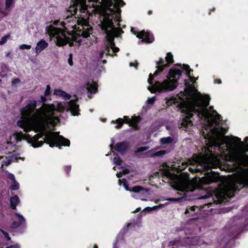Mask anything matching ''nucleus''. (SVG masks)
<instances>
[{
	"label": "nucleus",
	"mask_w": 248,
	"mask_h": 248,
	"mask_svg": "<svg viewBox=\"0 0 248 248\" xmlns=\"http://www.w3.org/2000/svg\"><path fill=\"white\" fill-rule=\"evenodd\" d=\"M200 180L201 183L203 184H209L217 182L218 180V177L216 175L208 174L205 177L201 178Z\"/></svg>",
	"instance_id": "12"
},
{
	"label": "nucleus",
	"mask_w": 248,
	"mask_h": 248,
	"mask_svg": "<svg viewBox=\"0 0 248 248\" xmlns=\"http://www.w3.org/2000/svg\"><path fill=\"white\" fill-rule=\"evenodd\" d=\"M163 173L168 181H171L172 187L177 190L182 192L193 191L195 188V186L190 180L188 173L177 175L169 170H165Z\"/></svg>",
	"instance_id": "5"
},
{
	"label": "nucleus",
	"mask_w": 248,
	"mask_h": 248,
	"mask_svg": "<svg viewBox=\"0 0 248 248\" xmlns=\"http://www.w3.org/2000/svg\"><path fill=\"white\" fill-rule=\"evenodd\" d=\"M88 96H89V97H91V96L90 94H89V95H88Z\"/></svg>",
	"instance_id": "55"
},
{
	"label": "nucleus",
	"mask_w": 248,
	"mask_h": 248,
	"mask_svg": "<svg viewBox=\"0 0 248 248\" xmlns=\"http://www.w3.org/2000/svg\"><path fill=\"white\" fill-rule=\"evenodd\" d=\"M54 94L56 95L61 97L65 100H69L71 97V95L65 92L60 89H55L54 91Z\"/></svg>",
	"instance_id": "14"
},
{
	"label": "nucleus",
	"mask_w": 248,
	"mask_h": 248,
	"mask_svg": "<svg viewBox=\"0 0 248 248\" xmlns=\"http://www.w3.org/2000/svg\"><path fill=\"white\" fill-rule=\"evenodd\" d=\"M140 208H138L136 209V210L135 211V212H138L139 211H140Z\"/></svg>",
	"instance_id": "45"
},
{
	"label": "nucleus",
	"mask_w": 248,
	"mask_h": 248,
	"mask_svg": "<svg viewBox=\"0 0 248 248\" xmlns=\"http://www.w3.org/2000/svg\"><path fill=\"white\" fill-rule=\"evenodd\" d=\"M166 153V152L164 150L159 151L156 152L154 154H151V156H160L165 155Z\"/></svg>",
	"instance_id": "22"
},
{
	"label": "nucleus",
	"mask_w": 248,
	"mask_h": 248,
	"mask_svg": "<svg viewBox=\"0 0 248 248\" xmlns=\"http://www.w3.org/2000/svg\"><path fill=\"white\" fill-rule=\"evenodd\" d=\"M71 167L70 166H66L64 168V170L65 172L67 173V174H68L71 170Z\"/></svg>",
	"instance_id": "38"
},
{
	"label": "nucleus",
	"mask_w": 248,
	"mask_h": 248,
	"mask_svg": "<svg viewBox=\"0 0 248 248\" xmlns=\"http://www.w3.org/2000/svg\"><path fill=\"white\" fill-rule=\"evenodd\" d=\"M13 184L11 186L10 188L13 190H17L19 187V184L16 181H13Z\"/></svg>",
	"instance_id": "24"
},
{
	"label": "nucleus",
	"mask_w": 248,
	"mask_h": 248,
	"mask_svg": "<svg viewBox=\"0 0 248 248\" xmlns=\"http://www.w3.org/2000/svg\"><path fill=\"white\" fill-rule=\"evenodd\" d=\"M244 140L246 142H248V137H246L245 139H244Z\"/></svg>",
	"instance_id": "43"
},
{
	"label": "nucleus",
	"mask_w": 248,
	"mask_h": 248,
	"mask_svg": "<svg viewBox=\"0 0 248 248\" xmlns=\"http://www.w3.org/2000/svg\"><path fill=\"white\" fill-rule=\"evenodd\" d=\"M173 139L170 137L161 138L160 140V142L161 144L171 143Z\"/></svg>",
	"instance_id": "20"
},
{
	"label": "nucleus",
	"mask_w": 248,
	"mask_h": 248,
	"mask_svg": "<svg viewBox=\"0 0 248 248\" xmlns=\"http://www.w3.org/2000/svg\"><path fill=\"white\" fill-rule=\"evenodd\" d=\"M48 46V44L43 39L40 40L36 44L35 51L36 55H38L42 51L46 49Z\"/></svg>",
	"instance_id": "13"
},
{
	"label": "nucleus",
	"mask_w": 248,
	"mask_h": 248,
	"mask_svg": "<svg viewBox=\"0 0 248 248\" xmlns=\"http://www.w3.org/2000/svg\"><path fill=\"white\" fill-rule=\"evenodd\" d=\"M130 225V224H129L127 227H128Z\"/></svg>",
	"instance_id": "52"
},
{
	"label": "nucleus",
	"mask_w": 248,
	"mask_h": 248,
	"mask_svg": "<svg viewBox=\"0 0 248 248\" xmlns=\"http://www.w3.org/2000/svg\"><path fill=\"white\" fill-rule=\"evenodd\" d=\"M21 159L23 160L24 158L19 156V155L17 154H14L9 156H6L5 158L2 156H0V160H2L1 161V167H2L3 166L9 165L11 162L17 161L18 159Z\"/></svg>",
	"instance_id": "11"
},
{
	"label": "nucleus",
	"mask_w": 248,
	"mask_h": 248,
	"mask_svg": "<svg viewBox=\"0 0 248 248\" xmlns=\"http://www.w3.org/2000/svg\"><path fill=\"white\" fill-rule=\"evenodd\" d=\"M180 243V240L175 239L173 241H171L169 242V246H178L179 245Z\"/></svg>",
	"instance_id": "26"
},
{
	"label": "nucleus",
	"mask_w": 248,
	"mask_h": 248,
	"mask_svg": "<svg viewBox=\"0 0 248 248\" xmlns=\"http://www.w3.org/2000/svg\"><path fill=\"white\" fill-rule=\"evenodd\" d=\"M111 140H112V143L110 145V146L111 148H112V147L114 144V140H113V139H112Z\"/></svg>",
	"instance_id": "42"
},
{
	"label": "nucleus",
	"mask_w": 248,
	"mask_h": 248,
	"mask_svg": "<svg viewBox=\"0 0 248 248\" xmlns=\"http://www.w3.org/2000/svg\"><path fill=\"white\" fill-rule=\"evenodd\" d=\"M93 248H98V247L96 245H95Z\"/></svg>",
	"instance_id": "48"
},
{
	"label": "nucleus",
	"mask_w": 248,
	"mask_h": 248,
	"mask_svg": "<svg viewBox=\"0 0 248 248\" xmlns=\"http://www.w3.org/2000/svg\"><path fill=\"white\" fill-rule=\"evenodd\" d=\"M50 93H51L50 87L49 85H47L46 86V91L45 92L44 95L45 96H48L50 94Z\"/></svg>",
	"instance_id": "30"
},
{
	"label": "nucleus",
	"mask_w": 248,
	"mask_h": 248,
	"mask_svg": "<svg viewBox=\"0 0 248 248\" xmlns=\"http://www.w3.org/2000/svg\"><path fill=\"white\" fill-rule=\"evenodd\" d=\"M137 65H138V63L137 62H131L129 63V66L130 67L134 66L136 69L137 68Z\"/></svg>",
	"instance_id": "36"
},
{
	"label": "nucleus",
	"mask_w": 248,
	"mask_h": 248,
	"mask_svg": "<svg viewBox=\"0 0 248 248\" xmlns=\"http://www.w3.org/2000/svg\"><path fill=\"white\" fill-rule=\"evenodd\" d=\"M140 120V118L139 117H133L130 119L128 117L124 116V120L121 118H119L117 119L116 121H112L111 123H116L117 124L115 125V127L117 129L121 128L124 123L129 124L135 129H137V124Z\"/></svg>",
	"instance_id": "9"
},
{
	"label": "nucleus",
	"mask_w": 248,
	"mask_h": 248,
	"mask_svg": "<svg viewBox=\"0 0 248 248\" xmlns=\"http://www.w3.org/2000/svg\"><path fill=\"white\" fill-rule=\"evenodd\" d=\"M1 81V80L0 79V82Z\"/></svg>",
	"instance_id": "56"
},
{
	"label": "nucleus",
	"mask_w": 248,
	"mask_h": 248,
	"mask_svg": "<svg viewBox=\"0 0 248 248\" xmlns=\"http://www.w3.org/2000/svg\"><path fill=\"white\" fill-rule=\"evenodd\" d=\"M124 186L127 191L131 192V196L137 199H140L142 201H146L148 200L149 193L147 189H144L140 186H135L129 188L126 185V180L124 179Z\"/></svg>",
	"instance_id": "7"
},
{
	"label": "nucleus",
	"mask_w": 248,
	"mask_h": 248,
	"mask_svg": "<svg viewBox=\"0 0 248 248\" xmlns=\"http://www.w3.org/2000/svg\"><path fill=\"white\" fill-rule=\"evenodd\" d=\"M86 89L90 93H95L97 90V85L94 82L92 81L87 84Z\"/></svg>",
	"instance_id": "18"
},
{
	"label": "nucleus",
	"mask_w": 248,
	"mask_h": 248,
	"mask_svg": "<svg viewBox=\"0 0 248 248\" xmlns=\"http://www.w3.org/2000/svg\"><path fill=\"white\" fill-rule=\"evenodd\" d=\"M8 177L9 179L12 180L13 181L16 180L15 176L14 175V174H13L12 173H9L8 174Z\"/></svg>",
	"instance_id": "37"
},
{
	"label": "nucleus",
	"mask_w": 248,
	"mask_h": 248,
	"mask_svg": "<svg viewBox=\"0 0 248 248\" xmlns=\"http://www.w3.org/2000/svg\"><path fill=\"white\" fill-rule=\"evenodd\" d=\"M115 168H116V167H113V169H114V170H115Z\"/></svg>",
	"instance_id": "54"
},
{
	"label": "nucleus",
	"mask_w": 248,
	"mask_h": 248,
	"mask_svg": "<svg viewBox=\"0 0 248 248\" xmlns=\"http://www.w3.org/2000/svg\"><path fill=\"white\" fill-rule=\"evenodd\" d=\"M68 62L70 66H72L73 64V61H72V54L70 53L69 55V58L68 60Z\"/></svg>",
	"instance_id": "31"
},
{
	"label": "nucleus",
	"mask_w": 248,
	"mask_h": 248,
	"mask_svg": "<svg viewBox=\"0 0 248 248\" xmlns=\"http://www.w3.org/2000/svg\"><path fill=\"white\" fill-rule=\"evenodd\" d=\"M155 97H151V98H149L147 100V103L148 104H153L154 103L155 101Z\"/></svg>",
	"instance_id": "33"
},
{
	"label": "nucleus",
	"mask_w": 248,
	"mask_h": 248,
	"mask_svg": "<svg viewBox=\"0 0 248 248\" xmlns=\"http://www.w3.org/2000/svg\"><path fill=\"white\" fill-rule=\"evenodd\" d=\"M9 55V53H7V54H6V55H7V56H8Z\"/></svg>",
	"instance_id": "53"
},
{
	"label": "nucleus",
	"mask_w": 248,
	"mask_h": 248,
	"mask_svg": "<svg viewBox=\"0 0 248 248\" xmlns=\"http://www.w3.org/2000/svg\"><path fill=\"white\" fill-rule=\"evenodd\" d=\"M119 184L120 185H122V180L121 179H119Z\"/></svg>",
	"instance_id": "44"
},
{
	"label": "nucleus",
	"mask_w": 248,
	"mask_h": 248,
	"mask_svg": "<svg viewBox=\"0 0 248 248\" xmlns=\"http://www.w3.org/2000/svg\"><path fill=\"white\" fill-rule=\"evenodd\" d=\"M124 5L123 0H74L67 13L77 15L80 20L71 22L73 17L68 16L63 22L55 21L53 25L47 26L46 31L58 46L66 44L73 46L76 43L80 46L92 33V28L87 20L93 13L99 14V25L105 31L107 40L105 51L100 50L93 55L94 60L99 61L105 52L112 56L119 50L114 46L113 40L123 33L120 27L121 11L118 7Z\"/></svg>",
	"instance_id": "2"
},
{
	"label": "nucleus",
	"mask_w": 248,
	"mask_h": 248,
	"mask_svg": "<svg viewBox=\"0 0 248 248\" xmlns=\"http://www.w3.org/2000/svg\"><path fill=\"white\" fill-rule=\"evenodd\" d=\"M31 45L22 44L19 46V48L20 49H30L31 48Z\"/></svg>",
	"instance_id": "29"
},
{
	"label": "nucleus",
	"mask_w": 248,
	"mask_h": 248,
	"mask_svg": "<svg viewBox=\"0 0 248 248\" xmlns=\"http://www.w3.org/2000/svg\"><path fill=\"white\" fill-rule=\"evenodd\" d=\"M113 162L115 165L118 166H121L122 164V160L117 155H116L114 157Z\"/></svg>",
	"instance_id": "21"
},
{
	"label": "nucleus",
	"mask_w": 248,
	"mask_h": 248,
	"mask_svg": "<svg viewBox=\"0 0 248 248\" xmlns=\"http://www.w3.org/2000/svg\"><path fill=\"white\" fill-rule=\"evenodd\" d=\"M196 208H198V207L195 206H192L187 208L186 210L185 214H187L188 213H189L190 212H194Z\"/></svg>",
	"instance_id": "28"
},
{
	"label": "nucleus",
	"mask_w": 248,
	"mask_h": 248,
	"mask_svg": "<svg viewBox=\"0 0 248 248\" xmlns=\"http://www.w3.org/2000/svg\"><path fill=\"white\" fill-rule=\"evenodd\" d=\"M20 80L18 78H15L12 81V84L13 85H16L20 83Z\"/></svg>",
	"instance_id": "34"
},
{
	"label": "nucleus",
	"mask_w": 248,
	"mask_h": 248,
	"mask_svg": "<svg viewBox=\"0 0 248 248\" xmlns=\"http://www.w3.org/2000/svg\"><path fill=\"white\" fill-rule=\"evenodd\" d=\"M238 185L241 186H248V170H244L243 172L230 182L224 184L221 188V191L224 196L231 198L234 192L238 190Z\"/></svg>",
	"instance_id": "6"
},
{
	"label": "nucleus",
	"mask_w": 248,
	"mask_h": 248,
	"mask_svg": "<svg viewBox=\"0 0 248 248\" xmlns=\"http://www.w3.org/2000/svg\"><path fill=\"white\" fill-rule=\"evenodd\" d=\"M106 62V60H104V61H103V62H104V63H105Z\"/></svg>",
	"instance_id": "51"
},
{
	"label": "nucleus",
	"mask_w": 248,
	"mask_h": 248,
	"mask_svg": "<svg viewBox=\"0 0 248 248\" xmlns=\"http://www.w3.org/2000/svg\"><path fill=\"white\" fill-rule=\"evenodd\" d=\"M113 248H117L116 244H115L113 246Z\"/></svg>",
	"instance_id": "47"
},
{
	"label": "nucleus",
	"mask_w": 248,
	"mask_h": 248,
	"mask_svg": "<svg viewBox=\"0 0 248 248\" xmlns=\"http://www.w3.org/2000/svg\"><path fill=\"white\" fill-rule=\"evenodd\" d=\"M151 13H152L151 11H150L148 12V14L150 15Z\"/></svg>",
	"instance_id": "49"
},
{
	"label": "nucleus",
	"mask_w": 248,
	"mask_h": 248,
	"mask_svg": "<svg viewBox=\"0 0 248 248\" xmlns=\"http://www.w3.org/2000/svg\"><path fill=\"white\" fill-rule=\"evenodd\" d=\"M11 36L10 34H8L2 37L0 39L1 44L4 45L8 40V39L10 38Z\"/></svg>",
	"instance_id": "25"
},
{
	"label": "nucleus",
	"mask_w": 248,
	"mask_h": 248,
	"mask_svg": "<svg viewBox=\"0 0 248 248\" xmlns=\"http://www.w3.org/2000/svg\"><path fill=\"white\" fill-rule=\"evenodd\" d=\"M37 101L31 99L26 101V106L21 108V117L17 121V126L23 128L26 132L33 130L38 133L31 137L22 132H15L9 139V142L16 145L18 141L26 140L34 147H39L43 144V141H39V138L44 136V141L50 147L54 146L70 145V141L59 135V132H52L46 129L48 124L55 125L59 122L55 111L62 112L64 110L70 111L72 115L78 116L79 105L73 100L67 102H57L56 104H44L36 109Z\"/></svg>",
	"instance_id": "3"
},
{
	"label": "nucleus",
	"mask_w": 248,
	"mask_h": 248,
	"mask_svg": "<svg viewBox=\"0 0 248 248\" xmlns=\"http://www.w3.org/2000/svg\"><path fill=\"white\" fill-rule=\"evenodd\" d=\"M166 61L167 62V63H165V61L163 59H160L159 61L156 62V67H157L158 69L155 72L154 75L151 74L149 75V78L148 79V83L150 85L152 84V81L153 79V76H156L158 75H159L160 73L163 71L164 68L167 67L168 66V64L171 63L173 62V56L171 53H167L166 57Z\"/></svg>",
	"instance_id": "8"
},
{
	"label": "nucleus",
	"mask_w": 248,
	"mask_h": 248,
	"mask_svg": "<svg viewBox=\"0 0 248 248\" xmlns=\"http://www.w3.org/2000/svg\"><path fill=\"white\" fill-rule=\"evenodd\" d=\"M0 248H2L0 247ZM5 248H20V246L18 244H16L15 245H11L10 246L7 247Z\"/></svg>",
	"instance_id": "35"
},
{
	"label": "nucleus",
	"mask_w": 248,
	"mask_h": 248,
	"mask_svg": "<svg viewBox=\"0 0 248 248\" xmlns=\"http://www.w3.org/2000/svg\"><path fill=\"white\" fill-rule=\"evenodd\" d=\"M168 201H173V202H177L180 200V198H170L168 199Z\"/></svg>",
	"instance_id": "40"
},
{
	"label": "nucleus",
	"mask_w": 248,
	"mask_h": 248,
	"mask_svg": "<svg viewBox=\"0 0 248 248\" xmlns=\"http://www.w3.org/2000/svg\"><path fill=\"white\" fill-rule=\"evenodd\" d=\"M128 148V143L126 142H121L117 143L114 147L116 151L123 153Z\"/></svg>",
	"instance_id": "15"
},
{
	"label": "nucleus",
	"mask_w": 248,
	"mask_h": 248,
	"mask_svg": "<svg viewBox=\"0 0 248 248\" xmlns=\"http://www.w3.org/2000/svg\"><path fill=\"white\" fill-rule=\"evenodd\" d=\"M10 202L11 208L16 209L17 205L20 202V200L18 196L15 195L11 198Z\"/></svg>",
	"instance_id": "17"
},
{
	"label": "nucleus",
	"mask_w": 248,
	"mask_h": 248,
	"mask_svg": "<svg viewBox=\"0 0 248 248\" xmlns=\"http://www.w3.org/2000/svg\"><path fill=\"white\" fill-rule=\"evenodd\" d=\"M176 100V98H170L166 101L167 106L168 107L172 105L173 104H175L177 103Z\"/></svg>",
	"instance_id": "23"
},
{
	"label": "nucleus",
	"mask_w": 248,
	"mask_h": 248,
	"mask_svg": "<svg viewBox=\"0 0 248 248\" xmlns=\"http://www.w3.org/2000/svg\"><path fill=\"white\" fill-rule=\"evenodd\" d=\"M0 231L3 234V235L6 238L7 240H10L11 239V238L9 236V234L7 232L2 231V230H0Z\"/></svg>",
	"instance_id": "32"
},
{
	"label": "nucleus",
	"mask_w": 248,
	"mask_h": 248,
	"mask_svg": "<svg viewBox=\"0 0 248 248\" xmlns=\"http://www.w3.org/2000/svg\"><path fill=\"white\" fill-rule=\"evenodd\" d=\"M146 209H148L149 210V209H150V207H148L146 208L145 209H144L142 211V212H143V211H144L145 210H146Z\"/></svg>",
	"instance_id": "46"
},
{
	"label": "nucleus",
	"mask_w": 248,
	"mask_h": 248,
	"mask_svg": "<svg viewBox=\"0 0 248 248\" xmlns=\"http://www.w3.org/2000/svg\"><path fill=\"white\" fill-rule=\"evenodd\" d=\"M40 99H41L40 101L42 103L45 102L46 100V98L45 95V96L42 95L40 97Z\"/></svg>",
	"instance_id": "39"
},
{
	"label": "nucleus",
	"mask_w": 248,
	"mask_h": 248,
	"mask_svg": "<svg viewBox=\"0 0 248 248\" xmlns=\"http://www.w3.org/2000/svg\"><path fill=\"white\" fill-rule=\"evenodd\" d=\"M121 170L116 174L117 177H122V175L127 174L129 172V170L125 167H121Z\"/></svg>",
	"instance_id": "19"
},
{
	"label": "nucleus",
	"mask_w": 248,
	"mask_h": 248,
	"mask_svg": "<svg viewBox=\"0 0 248 248\" xmlns=\"http://www.w3.org/2000/svg\"><path fill=\"white\" fill-rule=\"evenodd\" d=\"M131 31L137 37L140 39H142L141 40L139 41L138 44H140L143 43H151L154 41V37L153 34L149 32H146L142 31L140 32H138L135 30L133 28H131Z\"/></svg>",
	"instance_id": "10"
},
{
	"label": "nucleus",
	"mask_w": 248,
	"mask_h": 248,
	"mask_svg": "<svg viewBox=\"0 0 248 248\" xmlns=\"http://www.w3.org/2000/svg\"><path fill=\"white\" fill-rule=\"evenodd\" d=\"M14 0H6L5 2V9L6 10H8L10 8L13 4Z\"/></svg>",
	"instance_id": "27"
},
{
	"label": "nucleus",
	"mask_w": 248,
	"mask_h": 248,
	"mask_svg": "<svg viewBox=\"0 0 248 248\" xmlns=\"http://www.w3.org/2000/svg\"><path fill=\"white\" fill-rule=\"evenodd\" d=\"M186 240H187L188 242H189V238H187Z\"/></svg>",
	"instance_id": "50"
},
{
	"label": "nucleus",
	"mask_w": 248,
	"mask_h": 248,
	"mask_svg": "<svg viewBox=\"0 0 248 248\" xmlns=\"http://www.w3.org/2000/svg\"><path fill=\"white\" fill-rule=\"evenodd\" d=\"M180 67L185 70L187 74L188 80L185 82V86L189 88V93L179 106L183 113L181 126L188 128L192 125L189 120L194 113H196L201 119L203 120L202 127L204 130L202 136L206 140L208 148L207 153L203 155H193L191 158L182 162V166H179V170L185 169L189 165H196L189 170L191 172H198L209 168L214 167L219 161L217 157L212 152V148L217 149L224 154L226 158L240 166H248V155L245 151L241 150L243 143L241 139L236 137L229 138L224 136L222 133L223 128L219 126L221 116L213 107L211 106L208 109L209 98L207 95H202L194 88V82L198 78L191 77L189 74L193 70L188 65H180ZM248 148V144L247 145Z\"/></svg>",
	"instance_id": "1"
},
{
	"label": "nucleus",
	"mask_w": 248,
	"mask_h": 248,
	"mask_svg": "<svg viewBox=\"0 0 248 248\" xmlns=\"http://www.w3.org/2000/svg\"><path fill=\"white\" fill-rule=\"evenodd\" d=\"M181 76L182 72L180 68L173 67L170 69L166 79L156 81L154 84L148 87V89L152 93L172 91L177 87L178 80Z\"/></svg>",
	"instance_id": "4"
},
{
	"label": "nucleus",
	"mask_w": 248,
	"mask_h": 248,
	"mask_svg": "<svg viewBox=\"0 0 248 248\" xmlns=\"http://www.w3.org/2000/svg\"><path fill=\"white\" fill-rule=\"evenodd\" d=\"M15 214L17 217L19 222H14L12 224L13 228H16L20 225L25 224L26 223V220L24 217L18 213H15Z\"/></svg>",
	"instance_id": "16"
},
{
	"label": "nucleus",
	"mask_w": 248,
	"mask_h": 248,
	"mask_svg": "<svg viewBox=\"0 0 248 248\" xmlns=\"http://www.w3.org/2000/svg\"><path fill=\"white\" fill-rule=\"evenodd\" d=\"M216 83H217L218 84L221 83V80L220 79H217L215 81Z\"/></svg>",
	"instance_id": "41"
}]
</instances>
